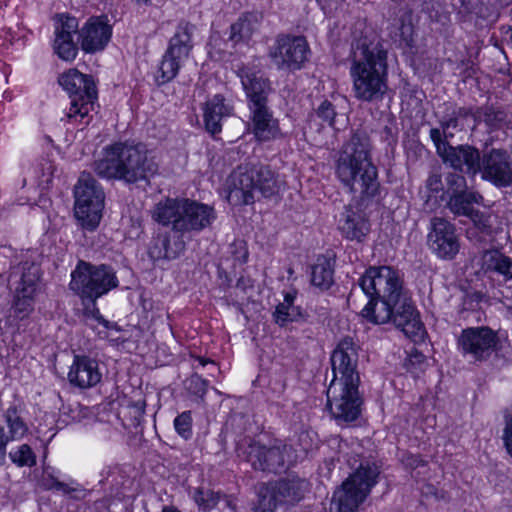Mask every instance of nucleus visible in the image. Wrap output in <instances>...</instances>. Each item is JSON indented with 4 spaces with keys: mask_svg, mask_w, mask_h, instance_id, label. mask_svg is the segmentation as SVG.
<instances>
[{
    "mask_svg": "<svg viewBox=\"0 0 512 512\" xmlns=\"http://www.w3.org/2000/svg\"><path fill=\"white\" fill-rule=\"evenodd\" d=\"M359 383H344L332 380L327 395V410L336 420L353 421L359 415Z\"/></svg>",
    "mask_w": 512,
    "mask_h": 512,
    "instance_id": "nucleus-11",
    "label": "nucleus"
},
{
    "mask_svg": "<svg viewBox=\"0 0 512 512\" xmlns=\"http://www.w3.org/2000/svg\"><path fill=\"white\" fill-rule=\"evenodd\" d=\"M442 160L454 169L475 176L480 169L482 156L478 149L470 145L450 146Z\"/></svg>",
    "mask_w": 512,
    "mask_h": 512,
    "instance_id": "nucleus-23",
    "label": "nucleus"
},
{
    "mask_svg": "<svg viewBox=\"0 0 512 512\" xmlns=\"http://www.w3.org/2000/svg\"><path fill=\"white\" fill-rule=\"evenodd\" d=\"M483 180L498 188L512 185L511 155L500 148H492L482 155L479 172Z\"/></svg>",
    "mask_w": 512,
    "mask_h": 512,
    "instance_id": "nucleus-13",
    "label": "nucleus"
},
{
    "mask_svg": "<svg viewBox=\"0 0 512 512\" xmlns=\"http://www.w3.org/2000/svg\"><path fill=\"white\" fill-rule=\"evenodd\" d=\"M3 433L0 436V467L5 464L6 461V447L8 445V442L3 440Z\"/></svg>",
    "mask_w": 512,
    "mask_h": 512,
    "instance_id": "nucleus-52",
    "label": "nucleus"
},
{
    "mask_svg": "<svg viewBox=\"0 0 512 512\" xmlns=\"http://www.w3.org/2000/svg\"><path fill=\"white\" fill-rule=\"evenodd\" d=\"M186 247L185 240L178 233H158L149 245L148 254L153 261L177 258Z\"/></svg>",
    "mask_w": 512,
    "mask_h": 512,
    "instance_id": "nucleus-25",
    "label": "nucleus"
},
{
    "mask_svg": "<svg viewBox=\"0 0 512 512\" xmlns=\"http://www.w3.org/2000/svg\"><path fill=\"white\" fill-rule=\"evenodd\" d=\"M233 105L226 101L222 95H214L206 101L203 107V120L205 129L212 136L222 130V121L233 113Z\"/></svg>",
    "mask_w": 512,
    "mask_h": 512,
    "instance_id": "nucleus-26",
    "label": "nucleus"
},
{
    "mask_svg": "<svg viewBox=\"0 0 512 512\" xmlns=\"http://www.w3.org/2000/svg\"><path fill=\"white\" fill-rule=\"evenodd\" d=\"M9 458L18 467L34 466L36 464V456L31 447L27 444H22L9 452Z\"/></svg>",
    "mask_w": 512,
    "mask_h": 512,
    "instance_id": "nucleus-38",
    "label": "nucleus"
},
{
    "mask_svg": "<svg viewBox=\"0 0 512 512\" xmlns=\"http://www.w3.org/2000/svg\"><path fill=\"white\" fill-rule=\"evenodd\" d=\"M153 218L183 237L210 226L216 214L213 207L204 203L187 198H166L156 204Z\"/></svg>",
    "mask_w": 512,
    "mask_h": 512,
    "instance_id": "nucleus-5",
    "label": "nucleus"
},
{
    "mask_svg": "<svg viewBox=\"0 0 512 512\" xmlns=\"http://www.w3.org/2000/svg\"><path fill=\"white\" fill-rule=\"evenodd\" d=\"M35 293L15 291V299L12 306L13 316L18 320L27 318L34 309Z\"/></svg>",
    "mask_w": 512,
    "mask_h": 512,
    "instance_id": "nucleus-37",
    "label": "nucleus"
},
{
    "mask_svg": "<svg viewBox=\"0 0 512 512\" xmlns=\"http://www.w3.org/2000/svg\"><path fill=\"white\" fill-rule=\"evenodd\" d=\"M298 314L299 312L296 307H291L288 304L280 303L276 306V309L273 313V318L278 325L284 326L288 322L294 321Z\"/></svg>",
    "mask_w": 512,
    "mask_h": 512,
    "instance_id": "nucleus-41",
    "label": "nucleus"
},
{
    "mask_svg": "<svg viewBox=\"0 0 512 512\" xmlns=\"http://www.w3.org/2000/svg\"><path fill=\"white\" fill-rule=\"evenodd\" d=\"M430 137L433 141V143L436 146V150L438 155L442 158L443 155L446 153L448 148H450L451 145L448 144L447 139H442L443 136V129L440 130L438 128H433L430 130Z\"/></svg>",
    "mask_w": 512,
    "mask_h": 512,
    "instance_id": "nucleus-47",
    "label": "nucleus"
},
{
    "mask_svg": "<svg viewBox=\"0 0 512 512\" xmlns=\"http://www.w3.org/2000/svg\"><path fill=\"white\" fill-rule=\"evenodd\" d=\"M79 23L75 17L59 15L55 25L53 50L64 61H73L78 53L74 34L78 32Z\"/></svg>",
    "mask_w": 512,
    "mask_h": 512,
    "instance_id": "nucleus-20",
    "label": "nucleus"
},
{
    "mask_svg": "<svg viewBox=\"0 0 512 512\" xmlns=\"http://www.w3.org/2000/svg\"><path fill=\"white\" fill-rule=\"evenodd\" d=\"M426 186L432 192L441 191L443 189L441 176L438 174L430 175L427 179Z\"/></svg>",
    "mask_w": 512,
    "mask_h": 512,
    "instance_id": "nucleus-51",
    "label": "nucleus"
},
{
    "mask_svg": "<svg viewBox=\"0 0 512 512\" xmlns=\"http://www.w3.org/2000/svg\"><path fill=\"white\" fill-rule=\"evenodd\" d=\"M511 258L498 250H486L481 256L482 269L495 272L503 277L509 273Z\"/></svg>",
    "mask_w": 512,
    "mask_h": 512,
    "instance_id": "nucleus-34",
    "label": "nucleus"
},
{
    "mask_svg": "<svg viewBox=\"0 0 512 512\" xmlns=\"http://www.w3.org/2000/svg\"><path fill=\"white\" fill-rule=\"evenodd\" d=\"M503 441L508 453L512 456V417L506 423Z\"/></svg>",
    "mask_w": 512,
    "mask_h": 512,
    "instance_id": "nucleus-49",
    "label": "nucleus"
},
{
    "mask_svg": "<svg viewBox=\"0 0 512 512\" xmlns=\"http://www.w3.org/2000/svg\"><path fill=\"white\" fill-rule=\"evenodd\" d=\"M115 271L107 265H92L80 261L71 274L70 289L83 303L96 300L118 287Z\"/></svg>",
    "mask_w": 512,
    "mask_h": 512,
    "instance_id": "nucleus-6",
    "label": "nucleus"
},
{
    "mask_svg": "<svg viewBox=\"0 0 512 512\" xmlns=\"http://www.w3.org/2000/svg\"><path fill=\"white\" fill-rule=\"evenodd\" d=\"M208 382L198 375H193L188 380V389L199 396H203L207 391Z\"/></svg>",
    "mask_w": 512,
    "mask_h": 512,
    "instance_id": "nucleus-48",
    "label": "nucleus"
},
{
    "mask_svg": "<svg viewBox=\"0 0 512 512\" xmlns=\"http://www.w3.org/2000/svg\"><path fill=\"white\" fill-rule=\"evenodd\" d=\"M43 484L47 489H55L63 494L71 495L75 498L83 497L85 495V489L77 482L73 480L67 483L62 482L47 470H45L43 474Z\"/></svg>",
    "mask_w": 512,
    "mask_h": 512,
    "instance_id": "nucleus-36",
    "label": "nucleus"
},
{
    "mask_svg": "<svg viewBox=\"0 0 512 512\" xmlns=\"http://www.w3.org/2000/svg\"><path fill=\"white\" fill-rule=\"evenodd\" d=\"M315 269H316V267H312V278H311V282H312L314 285L318 286V285H319V283H316Z\"/></svg>",
    "mask_w": 512,
    "mask_h": 512,
    "instance_id": "nucleus-57",
    "label": "nucleus"
},
{
    "mask_svg": "<svg viewBox=\"0 0 512 512\" xmlns=\"http://www.w3.org/2000/svg\"><path fill=\"white\" fill-rule=\"evenodd\" d=\"M95 318H96V320H97L99 323H101V324H103V325H105V326H107V325H108V322H107L105 319H103V317L99 314V311H98V310H96Z\"/></svg>",
    "mask_w": 512,
    "mask_h": 512,
    "instance_id": "nucleus-54",
    "label": "nucleus"
},
{
    "mask_svg": "<svg viewBox=\"0 0 512 512\" xmlns=\"http://www.w3.org/2000/svg\"><path fill=\"white\" fill-rule=\"evenodd\" d=\"M39 280V268L29 262L13 267L10 282L15 291L35 293Z\"/></svg>",
    "mask_w": 512,
    "mask_h": 512,
    "instance_id": "nucleus-30",
    "label": "nucleus"
},
{
    "mask_svg": "<svg viewBox=\"0 0 512 512\" xmlns=\"http://www.w3.org/2000/svg\"><path fill=\"white\" fill-rule=\"evenodd\" d=\"M198 361L202 366H205L208 363V360L201 357L198 358Z\"/></svg>",
    "mask_w": 512,
    "mask_h": 512,
    "instance_id": "nucleus-58",
    "label": "nucleus"
},
{
    "mask_svg": "<svg viewBox=\"0 0 512 512\" xmlns=\"http://www.w3.org/2000/svg\"><path fill=\"white\" fill-rule=\"evenodd\" d=\"M58 82L71 98L65 116L68 121L82 122L94 110L97 100V90L93 79L77 69H69L59 76Z\"/></svg>",
    "mask_w": 512,
    "mask_h": 512,
    "instance_id": "nucleus-7",
    "label": "nucleus"
},
{
    "mask_svg": "<svg viewBox=\"0 0 512 512\" xmlns=\"http://www.w3.org/2000/svg\"><path fill=\"white\" fill-rule=\"evenodd\" d=\"M379 469L375 464H361L333 494L331 510L355 512L377 483Z\"/></svg>",
    "mask_w": 512,
    "mask_h": 512,
    "instance_id": "nucleus-8",
    "label": "nucleus"
},
{
    "mask_svg": "<svg viewBox=\"0 0 512 512\" xmlns=\"http://www.w3.org/2000/svg\"><path fill=\"white\" fill-rule=\"evenodd\" d=\"M370 229V222L361 211L349 207L342 213L339 230L346 239L361 243L370 233Z\"/></svg>",
    "mask_w": 512,
    "mask_h": 512,
    "instance_id": "nucleus-27",
    "label": "nucleus"
},
{
    "mask_svg": "<svg viewBox=\"0 0 512 512\" xmlns=\"http://www.w3.org/2000/svg\"><path fill=\"white\" fill-rule=\"evenodd\" d=\"M194 499L202 510L216 509L219 511H225L236 509V504L233 499L227 496H221L220 494L212 491L198 490L194 495Z\"/></svg>",
    "mask_w": 512,
    "mask_h": 512,
    "instance_id": "nucleus-32",
    "label": "nucleus"
},
{
    "mask_svg": "<svg viewBox=\"0 0 512 512\" xmlns=\"http://www.w3.org/2000/svg\"><path fill=\"white\" fill-rule=\"evenodd\" d=\"M174 427L177 433L184 439L192 435V417L191 412L185 411L178 415L174 420Z\"/></svg>",
    "mask_w": 512,
    "mask_h": 512,
    "instance_id": "nucleus-44",
    "label": "nucleus"
},
{
    "mask_svg": "<svg viewBox=\"0 0 512 512\" xmlns=\"http://www.w3.org/2000/svg\"><path fill=\"white\" fill-rule=\"evenodd\" d=\"M308 490V483L297 477L284 479L260 492L263 512L275 510L281 504L300 500Z\"/></svg>",
    "mask_w": 512,
    "mask_h": 512,
    "instance_id": "nucleus-18",
    "label": "nucleus"
},
{
    "mask_svg": "<svg viewBox=\"0 0 512 512\" xmlns=\"http://www.w3.org/2000/svg\"><path fill=\"white\" fill-rule=\"evenodd\" d=\"M325 258V266H322V290L329 289L334 283L333 267L335 263V254L333 252H328Z\"/></svg>",
    "mask_w": 512,
    "mask_h": 512,
    "instance_id": "nucleus-45",
    "label": "nucleus"
},
{
    "mask_svg": "<svg viewBox=\"0 0 512 512\" xmlns=\"http://www.w3.org/2000/svg\"><path fill=\"white\" fill-rule=\"evenodd\" d=\"M162 512H171L167 507H164Z\"/></svg>",
    "mask_w": 512,
    "mask_h": 512,
    "instance_id": "nucleus-59",
    "label": "nucleus"
},
{
    "mask_svg": "<svg viewBox=\"0 0 512 512\" xmlns=\"http://www.w3.org/2000/svg\"><path fill=\"white\" fill-rule=\"evenodd\" d=\"M256 191L264 197H272L284 189V181L266 166H255Z\"/></svg>",
    "mask_w": 512,
    "mask_h": 512,
    "instance_id": "nucleus-31",
    "label": "nucleus"
},
{
    "mask_svg": "<svg viewBox=\"0 0 512 512\" xmlns=\"http://www.w3.org/2000/svg\"><path fill=\"white\" fill-rule=\"evenodd\" d=\"M193 26L187 22L178 24L175 33L170 38L167 49L159 65V84L173 80L181 67L188 60L193 48Z\"/></svg>",
    "mask_w": 512,
    "mask_h": 512,
    "instance_id": "nucleus-10",
    "label": "nucleus"
},
{
    "mask_svg": "<svg viewBox=\"0 0 512 512\" xmlns=\"http://www.w3.org/2000/svg\"><path fill=\"white\" fill-rule=\"evenodd\" d=\"M483 197L474 191H465L456 195H451L447 202L450 211L456 216H468L473 210V203L480 204Z\"/></svg>",
    "mask_w": 512,
    "mask_h": 512,
    "instance_id": "nucleus-33",
    "label": "nucleus"
},
{
    "mask_svg": "<svg viewBox=\"0 0 512 512\" xmlns=\"http://www.w3.org/2000/svg\"><path fill=\"white\" fill-rule=\"evenodd\" d=\"M262 19L259 12L243 14L230 26L229 41L233 45L249 41L259 31Z\"/></svg>",
    "mask_w": 512,
    "mask_h": 512,
    "instance_id": "nucleus-29",
    "label": "nucleus"
},
{
    "mask_svg": "<svg viewBox=\"0 0 512 512\" xmlns=\"http://www.w3.org/2000/svg\"><path fill=\"white\" fill-rule=\"evenodd\" d=\"M295 460L291 447L287 445L267 448L259 443H253L249 447L248 461L256 470L277 473L285 469L286 463L290 464Z\"/></svg>",
    "mask_w": 512,
    "mask_h": 512,
    "instance_id": "nucleus-16",
    "label": "nucleus"
},
{
    "mask_svg": "<svg viewBox=\"0 0 512 512\" xmlns=\"http://www.w3.org/2000/svg\"><path fill=\"white\" fill-rule=\"evenodd\" d=\"M159 170L155 154L141 143L115 142L103 148L95 162L96 173L128 184L148 181Z\"/></svg>",
    "mask_w": 512,
    "mask_h": 512,
    "instance_id": "nucleus-2",
    "label": "nucleus"
},
{
    "mask_svg": "<svg viewBox=\"0 0 512 512\" xmlns=\"http://www.w3.org/2000/svg\"><path fill=\"white\" fill-rule=\"evenodd\" d=\"M468 114L469 111L465 108H454L451 115L441 121L444 138H452L454 136L453 130L459 126V118L466 117Z\"/></svg>",
    "mask_w": 512,
    "mask_h": 512,
    "instance_id": "nucleus-39",
    "label": "nucleus"
},
{
    "mask_svg": "<svg viewBox=\"0 0 512 512\" xmlns=\"http://www.w3.org/2000/svg\"><path fill=\"white\" fill-rule=\"evenodd\" d=\"M359 287L369 302L361 315L373 324L393 323L407 337L423 332L419 315L404 289L403 277L391 266H371L358 280Z\"/></svg>",
    "mask_w": 512,
    "mask_h": 512,
    "instance_id": "nucleus-1",
    "label": "nucleus"
},
{
    "mask_svg": "<svg viewBox=\"0 0 512 512\" xmlns=\"http://www.w3.org/2000/svg\"><path fill=\"white\" fill-rule=\"evenodd\" d=\"M74 213L81 226L88 230L98 227L104 209V191L89 173H82L74 188Z\"/></svg>",
    "mask_w": 512,
    "mask_h": 512,
    "instance_id": "nucleus-9",
    "label": "nucleus"
},
{
    "mask_svg": "<svg viewBox=\"0 0 512 512\" xmlns=\"http://www.w3.org/2000/svg\"><path fill=\"white\" fill-rule=\"evenodd\" d=\"M239 77L249 100V108L267 105L270 92L268 80L260 72L248 67H243L239 71Z\"/></svg>",
    "mask_w": 512,
    "mask_h": 512,
    "instance_id": "nucleus-24",
    "label": "nucleus"
},
{
    "mask_svg": "<svg viewBox=\"0 0 512 512\" xmlns=\"http://www.w3.org/2000/svg\"><path fill=\"white\" fill-rule=\"evenodd\" d=\"M251 112V121L253 133L260 141H268L279 135L278 121L273 118L267 105L249 108Z\"/></svg>",
    "mask_w": 512,
    "mask_h": 512,
    "instance_id": "nucleus-28",
    "label": "nucleus"
},
{
    "mask_svg": "<svg viewBox=\"0 0 512 512\" xmlns=\"http://www.w3.org/2000/svg\"><path fill=\"white\" fill-rule=\"evenodd\" d=\"M335 115L336 113L331 107V104L327 101L322 102V121L327 120L329 126L334 127Z\"/></svg>",
    "mask_w": 512,
    "mask_h": 512,
    "instance_id": "nucleus-50",
    "label": "nucleus"
},
{
    "mask_svg": "<svg viewBox=\"0 0 512 512\" xmlns=\"http://www.w3.org/2000/svg\"><path fill=\"white\" fill-rule=\"evenodd\" d=\"M334 379L337 382L359 383L357 371L358 346L351 338L341 340L331 355Z\"/></svg>",
    "mask_w": 512,
    "mask_h": 512,
    "instance_id": "nucleus-17",
    "label": "nucleus"
},
{
    "mask_svg": "<svg viewBox=\"0 0 512 512\" xmlns=\"http://www.w3.org/2000/svg\"><path fill=\"white\" fill-rule=\"evenodd\" d=\"M78 33L81 49L86 53H96L109 43L112 27L106 17H91L78 29Z\"/></svg>",
    "mask_w": 512,
    "mask_h": 512,
    "instance_id": "nucleus-21",
    "label": "nucleus"
},
{
    "mask_svg": "<svg viewBox=\"0 0 512 512\" xmlns=\"http://www.w3.org/2000/svg\"><path fill=\"white\" fill-rule=\"evenodd\" d=\"M510 268H509V273L507 275L504 276V279L506 281L508 280H512V259H511V262H510Z\"/></svg>",
    "mask_w": 512,
    "mask_h": 512,
    "instance_id": "nucleus-56",
    "label": "nucleus"
},
{
    "mask_svg": "<svg viewBox=\"0 0 512 512\" xmlns=\"http://www.w3.org/2000/svg\"><path fill=\"white\" fill-rule=\"evenodd\" d=\"M336 174L350 192L363 197L378 193L377 168L371 159V142L365 132H356L345 143L336 165Z\"/></svg>",
    "mask_w": 512,
    "mask_h": 512,
    "instance_id": "nucleus-3",
    "label": "nucleus"
},
{
    "mask_svg": "<svg viewBox=\"0 0 512 512\" xmlns=\"http://www.w3.org/2000/svg\"><path fill=\"white\" fill-rule=\"evenodd\" d=\"M427 244L437 257L444 260H452L460 249L455 226L440 217H434L430 221Z\"/></svg>",
    "mask_w": 512,
    "mask_h": 512,
    "instance_id": "nucleus-15",
    "label": "nucleus"
},
{
    "mask_svg": "<svg viewBox=\"0 0 512 512\" xmlns=\"http://www.w3.org/2000/svg\"><path fill=\"white\" fill-rule=\"evenodd\" d=\"M295 297H296L295 292H288L284 295V302H282V303L288 304L291 307H295L294 306Z\"/></svg>",
    "mask_w": 512,
    "mask_h": 512,
    "instance_id": "nucleus-53",
    "label": "nucleus"
},
{
    "mask_svg": "<svg viewBox=\"0 0 512 512\" xmlns=\"http://www.w3.org/2000/svg\"><path fill=\"white\" fill-rule=\"evenodd\" d=\"M355 97L371 102L387 91V52L380 44L362 45L354 51L350 68Z\"/></svg>",
    "mask_w": 512,
    "mask_h": 512,
    "instance_id": "nucleus-4",
    "label": "nucleus"
},
{
    "mask_svg": "<svg viewBox=\"0 0 512 512\" xmlns=\"http://www.w3.org/2000/svg\"><path fill=\"white\" fill-rule=\"evenodd\" d=\"M309 49L305 38L301 36H282L276 41L270 52L274 65L279 69L298 70L307 60Z\"/></svg>",
    "mask_w": 512,
    "mask_h": 512,
    "instance_id": "nucleus-14",
    "label": "nucleus"
},
{
    "mask_svg": "<svg viewBox=\"0 0 512 512\" xmlns=\"http://www.w3.org/2000/svg\"><path fill=\"white\" fill-rule=\"evenodd\" d=\"M457 344L463 355L481 361L490 357L496 350L498 336L486 326L469 327L462 330Z\"/></svg>",
    "mask_w": 512,
    "mask_h": 512,
    "instance_id": "nucleus-12",
    "label": "nucleus"
},
{
    "mask_svg": "<svg viewBox=\"0 0 512 512\" xmlns=\"http://www.w3.org/2000/svg\"><path fill=\"white\" fill-rule=\"evenodd\" d=\"M102 378L98 362L87 356L76 355L70 366L67 379L69 383L80 389L96 386Z\"/></svg>",
    "mask_w": 512,
    "mask_h": 512,
    "instance_id": "nucleus-22",
    "label": "nucleus"
},
{
    "mask_svg": "<svg viewBox=\"0 0 512 512\" xmlns=\"http://www.w3.org/2000/svg\"><path fill=\"white\" fill-rule=\"evenodd\" d=\"M420 463H422V460H419V459H417V458L412 456L411 457V461L408 462V465L413 466V467H417V466L420 465Z\"/></svg>",
    "mask_w": 512,
    "mask_h": 512,
    "instance_id": "nucleus-55",
    "label": "nucleus"
},
{
    "mask_svg": "<svg viewBox=\"0 0 512 512\" xmlns=\"http://www.w3.org/2000/svg\"><path fill=\"white\" fill-rule=\"evenodd\" d=\"M413 31L412 15L407 11L394 18L390 25L391 37L405 43H409L412 40Z\"/></svg>",
    "mask_w": 512,
    "mask_h": 512,
    "instance_id": "nucleus-35",
    "label": "nucleus"
},
{
    "mask_svg": "<svg viewBox=\"0 0 512 512\" xmlns=\"http://www.w3.org/2000/svg\"><path fill=\"white\" fill-rule=\"evenodd\" d=\"M255 166H239L227 180L228 201L233 205H248L254 202L256 192Z\"/></svg>",
    "mask_w": 512,
    "mask_h": 512,
    "instance_id": "nucleus-19",
    "label": "nucleus"
},
{
    "mask_svg": "<svg viewBox=\"0 0 512 512\" xmlns=\"http://www.w3.org/2000/svg\"><path fill=\"white\" fill-rule=\"evenodd\" d=\"M445 180L446 191L450 196L467 191V182L463 175L451 172L447 174Z\"/></svg>",
    "mask_w": 512,
    "mask_h": 512,
    "instance_id": "nucleus-42",
    "label": "nucleus"
},
{
    "mask_svg": "<svg viewBox=\"0 0 512 512\" xmlns=\"http://www.w3.org/2000/svg\"><path fill=\"white\" fill-rule=\"evenodd\" d=\"M474 224V226L485 234L492 232V214L485 213L477 209L471 210L467 216Z\"/></svg>",
    "mask_w": 512,
    "mask_h": 512,
    "instance_id": "nucleus-40",
    "label": "nucleus"
},
{
    "mask_svg": "<svg viewBox=\"0 0 512 512\" xmlns=\"http://www.w3.org/2000/svg\"><path fill=\"white\" fill-rule=\"evenodd\" d=\"M426 367V357L423 353L413 350L405 361V368L415 376L423 372Z\"/></svg>",
    "mask_w": 512,
    "mask_h": 512,
    "instance_id": "nucleus-43",
    "label": "nucleus"
},
{
    "mask_svg": "<svg viewBox=\"0 0 512 512\" xmlns=\"http://www.w3.org/2000/svg\"><path fill=\"white\" fill-rule=\"evenodd\" d=\"M479 117L483 118V121L490 127H495L504 120V113L493 107H485Z\"/></svg>",
    "mask_w": 512,
    "mask_h": 512,
    "instance_id": "nucleus-46",
    "label": "nucleus"
}]
</instances>
